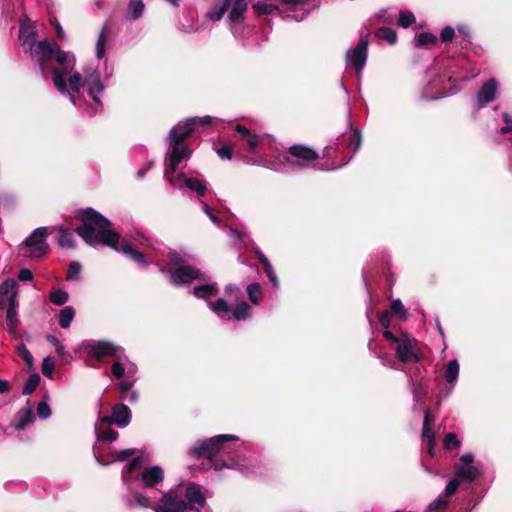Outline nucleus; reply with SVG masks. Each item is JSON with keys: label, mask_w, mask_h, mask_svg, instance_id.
Here are the masks:
<instances>
[{"label": "nucleus", "mask_w": 512, "mask_h": 512, "mask_svg": "<svg viewBox=\"0 0 512 512\" xmlns=\"http://www.w3.org/2000/svg\"><path fill=\"white\" fill-rule=\"evenodd\" d=\"M317 159L318 153L303 145H293L286 153L278 156V161L283 165V169L290 171L305 169Z\"/></svg>", "instance_id": "11"}, {"label": "nucleus", "mask_w": 512, "mask_h": 512, "mask_svg": "<svg viewBox=\"0 0 512 512\" xmlns=\"http://www.w3.org/2000/svg\"><path fill=\"white\" fill-rule=\"evenodd\" d=\"M57 242L62 248L72 249L75 247L73 232L64 227L58 228Z\"/></svg>", "instance_id": "31"}, {"label": "nucleus", "mask_w": 512, "mask_h": 512, "mask_svg": "<svg viewBox=\"0 0 512 512\" xmlns=\"http://www.w3.org/2000/svg\"><path fill=\"white\" fill-rule=\"evenodd\" d=\"M164 480V471L158 466L144 468L136 477L131 476V483L143 488H153Z\"/></svg>", "instance_id": "18"}, {"label": "nucleus", "mask_w": 512, "mask_h": 512, "mask_svg": "<svg viewBox=\"0 0 512 512\" xmlns=\"http://www.w3.org/2000/svg\"><path fill=\"white\" fill-rule=\"evenodd\" d=\"M501 119L504 122V126L498 129L499 133H512V116L508 112H503L501 114Z\"/></svg>", "instance_id": "51"}, {"label": "nucleus", "mask_w": 512, "mask_h": 512, "mask_svg": "<svg viewBox=\"0 0 512 512\" xmlns=\"http://www.w3.org/2000/svg\"><path fill=\"white\" fill-rule=\"evenodd\" d=\"M16 350L27 364L28 368H32L34 364V358L28 348L24 344H20L17 346Z\"/></svg>", "instance_id": "47"}, {"label": "nucleus", "mask_w": 512, "mask_h": 512, "mask_svg": "<svg viewBox=\"0 0 512 512\" xmlns=\"http://www.w3.org/2000/svg\"><path fill=\"white\" fill-rule=\"evenodd\" d=\"M460 440L457 438V435L453 432H449L445 435L443 439V446L446 450H453L460 447Z\"/></svg>", "instance_id": "45"}, {"label": "nucleus", "mask_w": 512, "mask_h": 512, "mask_svg": "<svg viewBox=\"0 0 512 512\" xmlns=\"http://www.w3.org/2000/svg\"><path fill=\"white\" fill-rule=\"evenodd\" d=\"M211 116L189 117L179 121L169 132V160L165 167L164 176L171 186L177 189L187 188L198 196H203L207 190L205 181L189 176L185 173L175 175V172L183 160L189 159L191 151L183 144V141L198 127L209 125Z\"/></svg>", "instance_id": "3"}, {"label": "nucleus", "mask_w": 512, "mask_h": 512, "mask_svg": "<svg viewBox=\"0 0 512 512\" xmlns=\"http://www.w3.org/2000/svg\"><path fill=\"white\" fill-rule=\"evenodd\" d=\"M48 231L46 227L36 228L26 240L20 244L19 253L23 257L38 259L44 256L49 246L46 242Z\"/></svg>", "instance_id": "12"}, {"label": "nucleus", "mask_w": 512, "mask_h": 512, "mask_svg": "<svg viewBox=\"0 0 512 512\" xmlns=\"http://www.w3.org/2000/svg\"><path fill=\"white\" fill-rule=\"evenodd\" d=\"M368 349L370 352L374 353L377 358L380 359L382 365L393 369H397L394 360L390 356H388L387 354H382L381 352L377 351V343L375 342V340L372 339L369 341Z\"/></svg>", "instance_id": "36"}, {"label": "nucleus", "mask_w": 512, "mask_h": 512, "mask_svg": "<svg viewBox=\"0 0 512 512\" xmlns=\"http://www.w3.org/2000/svg\"><path fill=\"white\" fill-rule=\"evenodd\" d=\"M194 457H206L216 469H235L245 476L260 475L263 465L254 453L244 448L234 434H221L198 440L191 448Z\"/></svg>", "instance_id": "2"}, {"label": "nucleus", "mask_w": 512, "mask_h": 512, "mask_svg": "<svg viewBox=\"0 0 512 512\" xmlns=\"http://www.w3.org/2000/svg\"><path fill=\"white\" fill-rule=\"evenodd\" d=\"M186 509L195 512H212L206 508V497L199 485L189 483L179 485L164 492L155 507V512H184Z\"/></svg>", "instance_id": "5"}, {"label": "nucleus", "mask_w": 512, "mask_h": 512, "mask_svg": "<svg viewBox=\"0 0 512 512\" xmlns=\"http://www.w3.org/2000/svg\"><path fill=\"white\" fill-rule=\"evenodd\" d=\"M81 273V265L78 262H72L69 265L68 271H67V280H78L80 278Z\"/></svg>", "instance_id": "50"}, {"label": "nucleus", "mask_w": 512, "mask_h": 512, "mask_svg": "<svg viewBox=\"0 0 512 512\" xmlns=\"http://www.w3.org/2000/svg\"><path fill=\"white\" fill-rule=\"evenodd\" d=\"M225 293L229 300H234L235 303L230 304L227 300L219 298L215 302H207L208 307L212 310L220 319L237 321L246 320L251 316V306L245 301H238L241 297V289L234 285L228 284L225 287Z\"/></svg>", "instance_id": "6"}, {"label": "nucleus", "mask_w": 512, "mask_h": 512, "mask_svg": "<svg viewBox=\"0 0 512 512\" xmlns=\"http://www.w3.org/2000/svg\"><path fill=\"white\" fill-rule=\"evenodd\" d=\"M235 131L240 139L247 143L251 152H254L261 143L262 138L259 135L251 133L247 128L240 124L236 125Z\"/></svg>", "instance_id": "24"}, {"label": "nucleus", "mask_w": 512, "mask_h": 512, "mask_svg": "<svg viewBox=\"0 0 512 512\" xmlns=\"http://www.w3.org/2000/svg\"><path fill=\"white\" fill-rule=\"evenodd\" d=\"M376 36L379 39L387 41L389 44H395L397 41L396 32L388 27H381L377 30Z\"/></svg>", "instance_id": "41"}, {"label": "nucleus", "mask_w": 512, "mask_h": 512, "mask_svg": "<svg viewBox=\"0 0 512 512\" xmlns=\"http://www.w3.org/2000/svg\"><path fill=\"white\" fill-rule=\"evenodd\" d=\"M88 355L98 361L106 357L119 358L123 354V348L109 341H84L81 344Z\"/></svg>", "instance_id": "15"}, {"label": "nucleus", "mask_w": 512, "mask_h": 512, "mask_svg": "<svg viewBox=\"0 0 512 512\" xmlns=\"http://www.w3.org/2000/svg\"><path fill=\"white\" fill-rule=\"evenodd\" d=\"M286 15L285 20L303 21L314 9L320 5L319 0H282Z\"/></svg>", "instance_id": "16"}, {"label": "nucleus", "mask_w": 512, "mask_h": 512, "mask_svg": "<svg viewBox=\"0 0 512 512\" xmlns=\"http://www.w3.org/2000/svg\"><path fill=\"white\" fill-rule=\"evenodd\" d=\"M264 270H265V273H266L267 277L269 278L270 282L272 283L273 287L277 288L279 285V282H278L277 276L273 270V267L269 261H266Z\"/></svg>", "instance_id": "54"}, {"label": "nucleus", "mask_w": 512, "mask_h": 512, "mask_svg": "<svg viewBox=\"0 0 512 512\" xmlns=\"http://www.w3.org/2000/svg\"><path fill=\"white\" fill-rule=\"evenodd\" d=\"M479 464H475V456L468 452L460 456L454 464V475L462 482H474L481 476Z\"/></svg>", "instance_id": "14"}, {"label": "nucleus", "mask_w": 512, "mask_h": 512, "mask_svg": "<svg viewBox=\"0 0 512 512\" xmlns=\"http://www.w3.org/2000/svg\"><path fill=\"white\" fill-rule=\"evenodd\" d=\"M368 34L360 35L355 47L346 52V62L354 70L357 78L362 76L368 58Z\"/></svg>", "instance_id": "13"}, {"label": "nucleus", "mask_w": 512, "mask_h": 512, "mask_svg": "<svg viewBox=\"0 0 512 512\" xmlns=\"http://www.w3.org/2000/svg\"><path fill=\"white\" fill-rule=\"evenodd\" d=\"M82 225L76 228V233L90 246H108L123 253L140 266L147 264L145 255L137 251L135 244L123 241L119 244L120 236L111 228V222L93 208H86L80 215Z\"/></svg>", "instance_id": "4"}, {"label": "nucleus", "mask_w": 512, "mask_h": 512, "mask_svg": "<svg viewBox=\"0 0 512 512\" xmlns=\"http://www.w3.org/2000/svg\"><path fill=\"white\" fill-rule=\"evenodd\" d=\"M433 422H434V416L432 415L430 410H426L424 413L423 424L432 426Z\"/></svg>", "instance_id": "64"}, {"label": "nucleus", "mask_w": 512, "mask_h": 512, "mask_svg": "<svg viewBox=\"0 0 512 512\" xmlns=\"http://www.w3.org/2000/svg\"><path fill=\"white\" fill-rule=\"evenodd\" d=\"M111 370L114 377L120 379L124 376L126 368L121 362L115 361L111 367Z\"/></svg>", "instance_id": "55"}, {"label": "nucleus", "mask_w": 512, "mask_h": 512, "mask_svg": "<svg viewBox=\"0 0 512 512\" xmlns=\"http://www.w3.org/2000/svg\"><path fill=\"white\" fill-rule=\"evenodd\" d=\"M416 18L414 14L409 10H401L398 18V26L402 28H408L415 23Z\"/></svg>", "instance_id": "43"}, {"label": "nucleus", "mask_w": 512, "mask_h": 512, "mask_svg": "<svg viewBox=\"0 0 512 512\" xmlns=\"http://www.w3.org/2000/svg\"><path fill=\"white\" fill-rule=\"evenodd\" d=\"M49 299L54 305L62 306L69 300V294L63 289H54L50 292Z\"/></svg>", "instance_id": "39"}, {"label": "nucleus", "mask_w": 512, "mask_h": 512, "mask_svg": "<svg viewBox=\"0 0 512 512\" xmlns=\"http://www.w3.org/2000/svg\"><path fill=\"white\" fill-rule=\"evenodd\" d=\"M29 52L33 63L46 80L51 75L56 90L89 116L103 111L105 85L97 68H86L83 75L76 70V57L62 51L53 40L32 41Z\"/></svg>", "instance_id": "1"}, {"label": "nucleus", "mask_w": 512, "mask_h": 512, "mask_svg": "<svg viewBox=\"0 0 512 512\" xmlns=\"http://www.w3.org/2000/svg\"><path fill=\"white\" fill-rule=\"evenodd\" d=\"M217 153L221 159L229 160L232 157L231 149L227 146L219 148Z\"/></svg>", "instance_id": "63"}, {"label": "nucleus", "mask_w": 512, "mask_h": 512, "mask_svg": "<svg viewBox=\"0 0 512 512\" xmlns=\"http://www.w3.org/2000/svg\"><path fill=\"white\" fill-rule=\"evenodd\" d=\"M499 94V83L495 78L487 80L479 89L475 98V105L481 109L493 102Z\"/></svg>", "instance_id": "21"}, {"label": "nucleus", "mask_w": 512, "mask_h": 512, "mask_svg": "<svg viewBox=\"0 0 512 512\" xmlns=\"http://www.w3.org/2000/svg\"><path fill=\"white\" fill-rule=\"evenodd\" d=\"M37 414L41 419H48L51 416L50 406L44 401L39 402L37 405Z\"/></svg>", "instance_id": "53"}, {"label": "nucleus", "mask_w": 512, "mask_h": 512, "mask_svg": "<svg viewBox=\"0 0 512 512\" xmlns=\"http://www.w3.org/2000/svg\"><path fill=\"white\" fill-rule=\"evenodd\" d=\"M447 505V499L443 496H439L428 505L427 511L437 512L438 510L445 508Z\"/></svg>", "instance_id": "49"}, {"label": "nucleus", "mask_w": 512, "mask_h": 512, "mask_svg": "<svg viewBox=\"0 0 512 512\" xmlns=\"http://www.w3.org/2000/svg\"><path fill=\"white\" fill-rule=\"evenodd\" d=\"M254 13L258 17L275 15L280 12V8L278 5L273 3H267L265 1H258L252 6Z\"/></svg>", "instance_id": "27"}, {"label": "nucleus", "mask_w": 512, "mask_h": 512, "mask_svg": "<svg viewBox=\"0 0 512 512\" xmlns=\"http://www.w3.org/2000/svg\"><path fill=\"white\" fill-rule=\"evenodd\" d=\"M460 479H458L456 476L451 479L448 484L446 485L445 487V490H444V497L445 498H448L450 496H452L458 489L459 487V484H460Z\"/></svg>", "instance_id": "52"}, {"label": "nucleus", "mask_w": 512, "mask_h": 512, "mask_svg": "<svg viewBox=\"0 0 512 512\" xmlns=\"http://www.w3.org/2000/svg\"><path fill=\"white\" fill-rule=\"evenodd\" d=\"M422 438L426 439L427 441H429L430 439H434V433L432 431V426L431 425H424L423 424Z\"/></svg>", "instance_id": "62"}, {"label": "nucleus", "mask_w": 512, "mask_h": 512, "mask_svg": "<svg viewBox=\"0 0 512 512\" xmlns=\"http://www.w3.org/2000/svg\"><path fill=\"white\" fill-rule=\"evenodd\" d=\"M469 78L466 76H456V72L449 67V75H439L433 81L429 82L423 91V97L426 99H438L448 95L446 91V82H465Z\"/></svg>", "instance_id": "17"}, {"label": "nucleus", "mask_w": 512, "mask_h": 512, "mask_svg": "<svg viewBox=\"0 0 512 512\" xmlns=\"http://www.w3.org/2000/svg\"><path fill=\"white\" fill-rule=\"evenodd\" d=\"M169 267H161L160 272L170 275L171 283L177 286L188 285L194 280L205 279V274L198 268L189 265L187 261L177 252L168 254Z\"/></svg>", "instance_id": "9"}, {"label": "nucleus", "mask_w": 512, "mask_h": 512, "mask_svg": "<svg viewBox=\"0 0 512 512\" xmlns=\"http://www.w3.org/2000/svg\"><path fill=\"white\" fill-rule=\"evenodd\" d=\"M42 373L48 379H54L55 363L50 356H46L42 361Z\"/></svg>", "instance_id": "44"}, {"label": "nucleus", "mask_w": 512, "mask_h": 512, "mask_svg": "<svg viewBox=\"0 0 512 512\" xmlns=\"http://www.w3.org/2000/svg\"><path fill=\"white\" fill-rule=\"evenodd\" d=\"M95 433L97 437V444L95 446H100L101 452H104L102 444H110L119 436L118 432L114 429L107 427L101 430L98 425L95 426Z\"/></svg>", "instance_id": "25"}, {"label": "nucleus", "mask_w": 512, "mask_h": 512, "mask_svg": "<svg viewBox=\"0 0 512 512\" xmlns=\"http://www.w3.org/2000/svg\"><path fill=\"white\" fill-rule=\"evenodd\" d=\"M230 6V0H222L219 4L213 6L207 13L208 19L212 21L220 20L227 12Z\"/></svg>", "instance_id": "34"}, {"label": "nucleus", "mask_w": 512, "mask_h": 512, "mask_svg": "<svg viewBox=\"0 0 512 512\" xmlns=\"http://www.w3.org/2000/svg\"><path fill=\"white\" fill-rule=\"evenodd\" d=\"M141 463L142 457H136L127 463L122 470L123 484L127 487V490L133 497V500H127L126 505L129 508L138 506L145 509L151 508L155 511V507L159 505V503L156 504V498L149 496L147 493L138 492L136 490L138 485L131 483V474L140 468Z\"/></svg>", "instance_id": "10"}, {"label": "nucleus", "mask_w": 512, "mask_h": 512, "mask_svg": "<svg viewBox=\"0 0 512 512\" xmlns=\"http://www.w3.org/2000/svg\"><path fill=\"white\" fill-rule=\"evenodd\" d=\"M217 292L218 289L215 283L199 285L194 287L192 290L193 295L201 299H206L210 296L216 295Z\"/></svg>", "instance_id": "33"}, {"label": "nucleus", "mask_w": 512, "mask_h": 512, "mask_svg": "<svg viewBox=\"0 0 512 512\" xmlns=\"http://www.w3.org/2000/svg\"><path fill=\"white\" fill-rule=\"evenodd\" d=\"M391 313L387 310L381 313L379 316V322L385 330H389Z\"/></svg>", "instance_id": "60"}, {"label": "nucleus", "mask_w": 512, "mask_h": 512, "mask_svg": "<svg viewBox=\"0 0 512 512\" xmlns=\"http://www.w3.org/2000/svg\"><path fill=\"white\" fill-rule=\"evenodd\" d=\"M18 279L22 282H30L33 280V273L28 268H22L18 272Z\"/></svg>", "instance_id": "59"}, {"label": "nucleus", "mask_w": 512, "mask_h": 512, "mask_svg": "<svg viewBox=\"0 0 512 512\" xmlns=\"http://www.w3.org/2000/svg\"><path fill=\"white\" fill-rule=\"evenodd\" d=\"M454 35H455V31L452 27H445L442 29L441 33H440V39L443 41V42H451L454 38Z\"/></svg>", "instance_id": "57"}, {"label": "nucleus", "mask_w": 512, "mask_h": 512, "mask_svg": "<svg viewBox=\"0 0 512 512\" xmlns=\"http://www.w3.org/2000/svg\"><path fill=\"white\" fill-rule=\"evenodd\" d=\"M131 421V410L128 406L119 403L112 408L111 415L102 416L100 422L105 424H115L120 428H125Z\"/></svg>", "instance_id": "22"}, {"label": "nucleus", "mask_w": 512, "mask_h": 512, "mask_svg": "<svg viewBox=\"0 0 512 512\" xmlns=\"http://www.w3.org/2000/svg\"><path fill=\"white\" fill-rule=\"evenodd\" d=\"M134 381L123 380L118 383L121 398L129 403H135L138 400V393L133 390Z\"/></svg>", "instance_id": "26"}, {"label": "nucleus", "mask_w": 512, "mask_h": 512, "mask_svg": "<svg viewBox=\"0 0 512 512\" xmlns=\"http://www.w3.org/2000/svg\"><path fill=\"white\" fill-rule=\"evenodd\" d=\"M0 310L5 313L7 332L15 339L19 338L18 284L14 278H7L0 284Z\"/></svg>", "instance_id": "7"}, {"label": "nucleus", "mask_w": 512, "mask_h": 512, "mask_svg": "<svg viewBox=\"0 0 512 512\" xmlns=\"http://www.w3.org/2000/svg\"><path fill=\"white\" fill-rule=\"evenodd\" d=\"M145 10V4L142 0H130L126 18L128 20H136L140 18Z\"/></svg>", "instance_id": "32"}, {"label": "nucleus", "mask_w": 512, "mask_h": 512, "mask_svg": "<svg viewBox=\"0 0 512 512\" xmlns=\"http://www.w3.org/2000/svg\"><path fill=\"white\" fill-rule=\"evenodd\" d=\"M460 366L457 359L450 360L444 369V378L451 386H455L459 376Z\"/></svg>", "instance_id": "28"}, {"label": "nucleus", "mask_w": 512, "mask_h": 512, "mask_svg": "<svg viewBox=\"0 0 512 512\" xmlns=\"http://www.w3.org/2000/svg\"><path fill=\"white\" fill-rule=\"evenodd\" d=\"M46 339H47V341L49 343H51L55 347L57 354L61 358H63V359H70L71 358L70 353L66 351L64 345H62L60 343V341L58 340V338L56 336H54V335H47Z\"/></svg>", "instance_id": "42"}, {"label": "nucleus", "mask_w": 512, "mask_h": 512, "mask_svg": "<svg viewBox=\"0 0 512 512\" xmlns=\"http://www.w3.org/2000/svg\"><path fill=\"white\" fill-rule=\"evenodd\" d=\"M33 419L32 411L29 408L21 409L16 415L13 427L15 430H23L32 423Z\"/></svg>", "instance_id": "30"}, {"label": "nucleus", "mask_w": 512, "mask_h": 512, "mask_svg": "<svg viewBox=\"0 0 512 512\" xmlns=\"http://www.w3.org/2000/svg\"><path fill=\"white\" fill-rule=\"evenodd\" d=\"M202 211L209 217V219L216 225L220 224V219L213 213V210L205 203L201 202Z\"/></svg>", "instance_id": "56"}, {"label": "nucleus", "mask_w": 512, "mask_h": 512, "mask_svg": "<svg viewBox=\"0 0 512 512\" xmlns=\"http://www.w3.org/2000/svg\"><path fill=\"white\" fill-rule=\"evenodd\" d=\"M437 37L429 32L420 33L415 39L416 47L429 48L436 44Z\"/></svg>", "instance_id": "38"}, {"label": "nucleus", "mask_w": 512, "mask_h": 512, "mask_svg": "<svg viewBox=\"0 0 512 512\" xmlns=\"http://www.w3.org/2000/svg\"><path fill=\"white\" fill-rule=\"evenodd\" d=\"M137 450L134 448L122 449L110 453L100 451V446H94L93 453L100 465L106 466L114 462H123L131 458V461L136 458Z\"/></svg>", "instance_id": "19"}, {"label": "nucleus", "mask_w": 512, "mask_h": 512, "mask_svg": "<svg viewBox=\"0 0 512 512\" xmlns=\"http://www.w3.org/2000/svg\"><path fill=\"white\" fill-rule=\"evenodd\" d=\"M407 376H408L409 383L411 386L413 400L415 402L414 410H416L417 404L427 394V380H425L424 378H420V379L413 378L410 375H407Z\"/></svg>", "instance_id": "23"}, {"label": "nucleus", "mask_w": 512, "mask_h": 512, "mask_svg": "<svg viewBox=\"0 0 512 512\" xmlns=\"http://www.w3.org/2000/svg\"><path fill=\"white\" fill-rule=\"evenodd\" d=\"M40 381H41V377L38 373H34V374L30 375L23 386L22 393L24 395H30L31 393H33L36 390Z\"/></svg>", "instance_id": "40"}, {"label": "nucleus", "mask_w": 512, "mask_h": 512, "mask_svg": "<svg viewBox=\"0 0 512 512\" xmlns=\"http://www.w3.org/2000/svg\"><path fill=\"white\" fill-rule=\"evenodd\" d=\"M31 33L26 29V27L22 24L19 29V38L22 41L23 45H26L30 39Z\"/></svg>", "instance_id": "61"}, {"label": "nucleus", "mask_w": 512, "mask_h": 512, "mask_svg": "<svg viewBox=\"0 0 512 512\" xmlns=\"http://www.w3.org/2000/svg\"><path fill=\"white\" fill-rule=\"evenodd\" d=\"M383 336L389 341L390 347L395 351L396 358L403 364L422 360L423 354L418 342L408 333L398 330H385Z\"/></svg>", "instance_id": "8"}, {"label": "nucleus", "mask_w": 512, "mask_h": 512, "mask_svg": "<svg viewBox=\"0 0 512 512\" xmlns=\"http://www.w3.org/2000/svg\"><path fill=\"white\" fill-rule=\"evenodd\" d=\"M247 295L249 300L254 305H259L262 301L263 294L261 290V286L258 283H251L247 286Z\"/></svg>", "instance_id": "37"}, {"label": "nucleus", "mask_w": 512, "mask_h": 512, "mask_svg": "<svg viewBox=\"0 0 512 512\" xmlns=\"http://www.w3.org/2000/svg\"><path fill=\"white\" fill-rule=\"evenodd\" d=\"M249 2V0H230L228 20L230 29L236 37L241 36L240 21L247 11Z\"/></svg>", "instance_id": "20"}, {"label": "nucleus", "mask_w": 512, "mask_h": 512, "mask_svg": "<svg viewBox=\"0 0 512 512\" xmlns=\"http://www.w3.org/2000/svg\"><path fill=\"white\" fill-rule=\"evenodd\" d=\"M388 311L391 315H399L402 319L407 318V312L399 299L392 300L390 310Z\"/></svg>", "instance_id": "46"}, {"label": "nucleus", "mask_w": 512, "mask_h": 512, "mask_svg": "<svg viewBox=\"0 0 512 512\" xmlns=\"http://www.w3.org/2000/svg\"><path fill=\"white\" fill-rule=\"evenodd\" d=\"M362 138L359 130H354L349 139L348 148L356 153L361 146Z\"/></svg>", "instance_id": "48"}, {"label": "nucleus", "mask_w": 512, "mask_h": 512, "mask_svg": "<svg viewBox=\"0 0 512 512\" xmlns=\"http://www.w3.org/2000/svg\"><path fill=\"white\" fill-rule=\"evenodd\" d=\"M75 317V309L71 306H66L60 310L58 321L63 329H68Z\"/></svg>", "instance_id": "35"}, {"label": "nucleus", "mask_w": 512, "mask_h": 512, "mask_svg": "<svg viewBox=\"0 0 512 512\" xmlns=\"http://www.w3.org/2000/svg\"><path fill=\"white\" fill-rule=\"evenodd\" d=\"M229 236L235 243L243 242L244 238H247L245 232L233 228L229 230Z\"/></svg>", "instance_id": "58"}, {"label": "nucleus", "mask_w": 512, "mask_h": 512, "mask_svg": "<svg viewBox=\"0 0 512 512\" xmlns=\"http://www.w3.org/2000/svg\"><path fill=\"white\" fill-rule=\"evenodd\" d=\"M109 40V32L106 28V25L102 27V29L99 32L97 41H96V57L97 59H104L106 55V45Z\"/></svg>", "instance_id": "29"}]
</instances>
